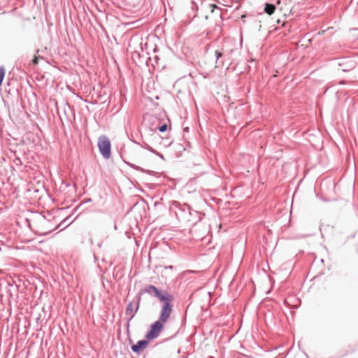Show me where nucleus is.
<instances>
[{"label":"nucleus","instance_id":"obj_1","mask_svg":"<svg viewBox=\"0 0 358 358\" xmlns=\"http://www.w3.org/2000/svg\"><path fill=\"white\" fill-rule=\"evenodd\" d=\"M173 311V308H161L157 320L152 322L145 333V338L152 341L158 338L164 329V325L171 317Z\"/></svg>","mask_w":358,"mask_h":358},{"label":"nucleus","instance_id":"obj_2","mask_svg":"<svg viewBox=\"0 0 358 358\" xmlns=\"http://www.w3.org/2000/svg\"><path fill=\"white\" fill-rule=\"evenodd\" d=\"M145 293L157 298L162 303L161 308H173L172 304L174 299L173 296L166 290L160 289L153 285H148L141 289L136 296H140L141 298V296Z\"/></svg>","mask_w":358,"mask_h":358},{"label":"nucleus","instance_id":"obj_3","mask_svg":"<svg viewBox=\"0 0 358 358\" xmlns=\"http://www.w3.org/2000/svg\"><path fill=\"white\" fill-rule=\"evenodd\" d=\"M336 183L335 180H316L314 187V191L317 198L323 201H329L327 194L334 192Z\"/></svg>","mask_w":358,"mask_h":358},{"label":"nucleus","instance_id":"obj_4","mask_svg":"<svg viewBox=\"0 0 358 358\" xmlns=\"http://www.w3.org/2000/svg\"><path fill=\"white\" fill-rule=\"evenodd\" d=\"M171 208L177 209L175 212L176 215L178 218L182 220H189L191 215V207L187 203H180L177 201H173L171 205Z\"/></svg>","mask_w":358,"mask_h":358},{"label":"nucleus","instance_id":"obj_5","mask_svg":"<svg viewBox=\"0 0 358 358\" xmlns=\"http://www.w3.org/2000/svg\"><path fill=\"white\" fill-rule=\"evenodd\" d=\"M98 148L103 158H110L111 155V144L109 138L106 136L102 135L99 138Z\"/></svg>","mask_w":358,"mask_h":358},{"label":"nucleus","instance_id":"obj_6","mask_svg":"<svg viewBox=\"0 0 358 358\" xmlns=\"http://www.w3.org/2000/svg\"><path fill=\"white\" fill-rule=\"evenodd\" d=\"M141 301V298L140 296H136L134 300L127 304L125 313L126 315H129V321H131L135 317L139 309Z\"/></svg>","mask_w":358,"mask_h":358},{"label":"nucleus","instance_id":"obj_7","mask_svg":"<svg viewBox=\"0 0 358 358\" xmlns=\"http://www.w3.org/2000/svg\"><path fill=\"white\" fill-rule=\"evenodd\" d=\"M338 66L343 72H348L354 69L356 66V62L350 57H343L339 59Z\"/></svg>","mask_w":358,"mask_h":358},{"label":"nucleus","instance_id":"obj_8","mask_svg":"<svg viewBox=\"0 0 358 358\" xmlns=\"http://www.w3.org/2000/svg\"><path fill=\"white\" fill-rule=\"evenodd\" d=\"M150 341L151 340L145 337L143 339L138 341L136 344H133L131 349L134 353L140 355L148 348Z\"/></svg>","mask_w":358,"mask_h":358},{"label":"nucleus","instance_id":"obj_9","mask_svg":"<svg viewBox=\"0 0 358 358\" xmlns=\"http://www.w3.org/2000/svg\"><path fill=\"white\" fill-rule=\"evenodd\" d=\"M52 182H54V184L57 186V185H59V189L61 191H64L66 187H70L71 185H73V187H75L74 183L72 182L73 180H50Z\"/></svg>","mask_w":358,"mask_h":358},{"label":"nucleus","instance_id":"obj_10","mask_svg":"<svg viewBox=\"0 0 358 358\" xmlns=\"http://www.w3.org/2000/svg\"><path fill=\"white\" fill-rule=\"evenodd\" d=\"M38 192H39V189L36 188V187H34V186L27 187L24 189V193L27 194V196H29L31 198H34V199H36L37 193Z\"/></svg>","mask_w":358,"mask_h":358},{"label":"nucleus","instance_id":"obj_11","mask_svg":"<svg viewBox=\"0 0 358 358\" xmlns=\"http://www.w3.org/2000/svg\"><path fill=\"white\" fill-rule=\"evenodd\" d=\"M276 7L274 4L270 3H266L264 6V12L268 15H271L274 13Z\"/></svg>","mask_w":358,"mask_h":358},{"label":"nucleus","instance_id":"obj_12","mask_svg":"<svg viewBox=\"0 0 358 358\" xmlns=\"http://www.w3.org/2000/svg\"><path fill=\"white\" fill-rule=\"evenodd\" d=\"M131 166L133 168H134L135 169H136V170L141 171L142 172L147 173L150 176H153V177H156V178L161 177V176H159V173H158L152 172L151 171H146V170H144L143 169L140 168V167H138L137 166H135V165H132Z\"/></svg>","mask_w":358,"mask_h":358},{"label":"nucleus","instance_id":"obj_13","mask_svg":"<svg viewBox=\"0 0 358 358\" xmlns=\"http://www.w3.org/2000/svg\"><path fill=\"white\" fill-rule=\"evenodd\" d=\"M167 124H162V125L159 126V127H155L154 128H151V130H156L157 129L160 131V132H164L167 130Z\"/></svg>","mask_w":358,"mask_h":358},{"label":"nucleus","instance_id":"obj_14","mask_svg":"<svg viewBox=\"0 0 358 358\" xmlns=\"http://www.w3.org/2000/svg\"><path fill=\"white\" fill-rule=\"evenodd\" d=\"M5 68L3 66H0V86L2 85L3 80L5 77Z\"/></svg>","mask_w":358,"mask_h":358},{"label":"nucleus","instance_id":"obj_15","mask_svg":"<svg viewBox=\"0 0 358 358\" xmlns=\"http://www.w3.org/2000/svg\"><path fill=\"white\" fill-rule=\"evenodd\" d=\"M143 148L148 150L149 151L152 152H155V150L151 148L147 143L145 142H143V145H142Z\"/></svg>","mask_w":358,"mask_h":358},{"label":"nucleus","instance_id":"obj_16","mask_svg":"<svg viewBox=\"0 0 358 358\" xmlns=\"http://www.w3.org/2000/svg\"><path fill=\"white\" fill-rule=\"evenodd\" d=\"M324 32H325V31H319V32H317V33L314 36V37H313V38H308V42L309 43H312V41L313 40V38H314L315 36H320V35H321V34H323Z\"/></svg>","mask_w":358,"mask_h":358},{"label":"nucleus","instance_id":"obj_17","mask_svg":"<svg viewBox=\"0 0 358 358\" xmlns=\"http://www.w3.org/2000/svg\"><path fill=\"white\" fill-rule=\"evenodd\" d=\"M14 163L16 165H20L22 164L21 159L19 157H15V159L13 160Z\"/></svg>","mask_w":358,"mask_h":358},{"label":"nucleus","instance_id":"obj_18","mask_svg":"<svg viewBox=\"0 0 358 358\" xmlns=\"http://www.w3.org/2000/svg\"><path fill=\"white\" fill-rule=\"evenodd\" d=\"M215 56H216V61L217 62V60L222 56V52L216 50L215 51Z\"/></svg>","mask_w":358,"mask_h":358},{"label":"nucleus","instance_id":"obj_19","mask_svg":"<svg viewBox=\"0 0 358 358\" xmlns=\"http://www.w3.org/2000/svg\"><path fill=\"white\" fill-rule=\"evenodd\" d=\"M147 118H148L149 121H151V120H153V121H158V120H157L155 117H151V116H148L146 117H144V120L145 122L147 121Z\"/></svg>","mask_w":358,"mask_h":358},{"label":"nucleus","instance_id":"obj_20","mask_svg":"<svg viewBox=\"0 0 358 358\" xmlns=\"http://www.w3.org/2000/svg\"><path fill=\"white\" fill-rule=\"evenodd\" d=\"M129 322H130V321H129V318H128V319H127V324H126V325H125L126 329H127V333H129V326H130Z\"/></svg>","mask_w":358,"mask_h":358},{"label":"nucleus","instance_id":"obj_21","mask_svg":"<svg viewBox=\"0 0 358 358\" xmlns=\"http://www.w3.org/2000/svg\"><path fill=\"white\" fill-rule=\"evenodd\" d=\"M132 57H133V58L140 57V54H139V52L135 51L133 52Z\"/></svg>","mask_w":358,"mask_h":358},{"label":"nucleus","instance_id":"obj_22","mask_svg":"<svg viewBox=\"0 0 358 358\" xmlns=\"http://www.w3.org/2000/svg\"><path fill=\"white\" fill-rule=\"evenodd\" d=\"M92 201V199L89 198V199H87L84 202H82L80 206L83 205V203H87V202H91Z\"/></svg>","mask_w":358,"mask_h":358},{"label":"nucleus","instance_id":"obj_23","mask_svg":"<svg viewBox=\"0 0 358 358\" xmlns=\"http://www.w3.org/2000/svg\"><path fill=\"white\" fill-rule=\"evenodd\" d=\"M1 183H2L3 185H5L6 184L10 185L9 180H7L6 182H5L4 180H1Z\"/></svg>","mask_w":358,"mask_h":358},{"label":"nucleus","instance_id":"obj_24","mask_svg":"<svg viewBox=\"0 0 358 358\" xmlns=\"http://www.w3.org/2000/svg\"><path fill=\"white\" fill-rule=\"evenodd\" d=\"M65 222V220L62 221L56 227L55 229H59L64 223Z\"/></svg>","mask_w":358,"mask_h":358},{"label":"nucleus","instance_id":"obj_25","mask_svg":"<svg viewBox=\"0 0 358 358\" xmlns=\"http://www.w3.org/2000/svg\"><path fill=\"white\" fill-rule=\"evenodd\" d=\"M155 153L157 155H158L160 158L164 159V156H163V155H162V154H160V153L157 152V151H155Z\"/></svg>","mask_w":358,"mask_h":358},{"label":"nucleus","instance_id":"obj_26","mask_svg":"<svg viewBox=\"0 0 358 358\" xmlns=\"http://www.w3.org/2000/svg\"><path fill=\"white\" fill-rule=\"evenodd\" d=\"M210 6L213 8H217V6L215 4H210Z\"/></svg>","mask_w":358,"mask_h":358},{"label":"nucleus","instance_id":"obj_27","mask_svg":"<svg viewBox=\"0 0 358 358\" xmlns=\"http://www.w3.org/2000/svg\"><path fill=\"white\" fill-rule=\"evenodd\" d=\"M33 63L35 64H38V60L36 58L34 59H33Z\"/></svg>","mask_w":358,"mask_h":358},{"label":"nucleus","instance_id":"obj_28","mask_svg":"<svg viewBox=\"0 0 358 358\" xmlns=\"http://www.w3.org/2000/svg\"><path fill=\"white\" fill-rule=\"evenodd\" d=\"M184 131H189V127H185V128L184 129Z\"/></svg>","mask_w":358,"mask_h":358},{"label":"nucleus","instance_id":"obj_29","mask_svg":"<svg viewBox=\"0 0 358 358\" xmlns=\"http://www.w3.org/2000/svg\"><path fill=\"white\" fill-rule=\"evenodd\" d=\"M345 83V80H341V81H340V82H339V83H340V84H342V85H343V84H344Z\"/></svg>","mask_w":358,"mask_h":358},{"label":"nucleus","instance_id":"obj_30","mask_svg":"<svg viewBox=\"0 0 358 358\" xmlns=\"http://www.w3.org/2000/svg\"><path fill=\"white\" fill-rule=\"evenodd\" d=\"M80 206H76V208L74 209V211H76L78 208H79Z\"/></svg>","mask_w":358,"mask_h":358},{"label":"nucleus","instance_id":"obj_31","mask_svg":"<svg viewBox=\"0 0 358 358\" xmlns=\"http://www.w3.org/2000/svg\"><path fill=\"white\" fill-rule=\"evenodd\" d=\"M26 221L28 222V224H29V219H26Z\"/></svg>","mask_w":358,"mask_h":358},{"label":"nucleus","instance_id":"obj_32","mask_svg":"<svg viewBox=\"0 0 358 358\" xmlns=\"http://www.w3.org/2000/svg\"><path fill=\"white\" fill-rule=\"evenodd\" d=\"M130 182H131L133 185H134V183L133 182V180H130Z\"/></svg>","mask_w":358,"mask_h":358},{"label":"nucleus","instance_id":"obj_33","mask_svg":"<svg viewBox=\"0 0 358 358\" xmlns=\"http://www.w3.org/2000/svg\"><path fill=\"white\" fill-rule=\"evenodd\" d=\"M38 185H39L41 183V180H38Z\"/></svg>","mask_w":358,"mask_h":358},{"label":"nucleus","instance_id":"obj_34","mask_svg":"<svg viewBox=\"0 0 358 358\" xmlns=\"http://www.w3.org/2000/svg\"><path fill=\"white\" fill-rule=\"evenodd\" d=\"M357 39H358V36H357Z\"/></svg>","mask_w":358,"mask_h":358}]
</instances>
